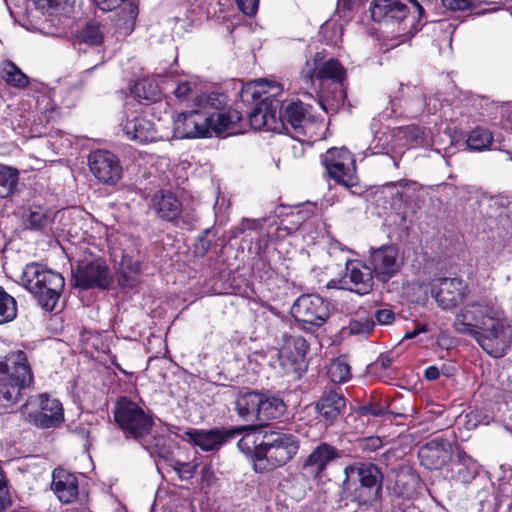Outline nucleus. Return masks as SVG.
<instances>
[{"label":"nucleus","mask_w":512,"mask_h":512,"mask_svg":"<svg viewBox=\"0 0 512 512\" xmlns=\"http://www.w3.org/2000/svg\"><path fill=\"white\" fill-rule=\"evenodd\" d=\"M452 455L451 444L442 437L434 438L419 448L421 464L429 470H437L446 465Z\"/></svg>","instance_id":"nucleus-22"},{"label":"nucleus","mask_w":512,"mask_h":512,"mask_svg":"<svg viewBox=\"0 0 512 512\" xmlns=\"http://www.w3.org/2000/svg\"><path fill=\"white\" fill-rule=\"evenodd\" d=\"M196 110L180 113L174 121V134L178 138H202L209 136L210 132L217 135L227 132L236 134L239 129L237 124L241 121L242 115L235 109L219 110L212 108L209 103Z\"/></svg>","instance_id":"nucleus-2"},{"label":"nucleus","mask_w":512,"mask_h":512,"mask_svg":"<svg viewBox=\"0 0 512 512\" xmlns=\"http://www.w3.org/2000/svg\"><path fill=\"white\" fill-rule=\"evenodd\" d=\"M139 274L140 273L125 272L123 270H119L117 273L118 283L123 288H133L139 282Z\"/></svg>","instance_id":"nucleus-43"},{"label":"nucleus","mask_w":512,"mask_h":512,"mask_svg":"<svg viewBox=\"0 0 512 512\" xmlns=\"http://www.w3.org/2000/svg\"><path fill=\"white\" fill-rule=\"evenodd\" d=\"M283 91L280 84L261 79L254 85H247L241 90V98L245 102L249 100H278L277 96Z\"/></svg>","instance_id":"nucleus-26"},{"label":"nucleus","mask_w":512,"mask_h":512,"mask_svg":"<svg viewBox=\"0 0 512 512\" xmlns=\"http://www.w3.org/2000/svg\"><path fill=\"white\" fill-rule=\"evenodd\" d=\"M33 382V372L24 351H12L0 358V408L14 407Z\"/></svg>","instance_id":"nucleus-4"},{"label":"nucleus","mask_w":512,"mask_h":512,"mask_svg":"<svg viewBox=\"0 0 512 512\" xmlns=\"http://www.w3.org/2000/svg\"><path fill=\"white\" fill-rule=\"evenodd\" d=\"M23 286L36 298L45 311H53L65 287L60 273L38 263L25 266L22 274Z\"/></svg>","instance_id":"nucleus-6"},{"label":"nucleus","mask_w":512,"mask_h":512,"mask_svg":"<svg viewBox=\"0 0 512 512\" xmlns=\"http://www.w3.org/2000/svg\"><path fill=\"white\" fill-rule=\"evenodd\" d=\"M193 84L188 81L177 84L174 94L178 99H185L192 93Z\"/></svg>","instance_id":"nucleus-49"},{"label":"nucleus","mask_w":512,"mask_h":512,"mask_svg":"<svg viewBox=\"0 0 512 512\" xmlns=\"http://www.w3.org/2000/svg\"><path fill=\"white\" fill-rule=\"evenodd\" d=\"M369 263L374 277L386 283L400 271L398 249L394 245H383L373 249Z\"/></svg>","instance_id":"nucleus-16"},{"label":"nucleus","mask_w":512,"mask_h":512,"mask_svg":"<svg viewBox=\"0 0 512 512\" xmlns=\"http://www.w3.org/2000/svg\"><path fill=\"white\" fill-rule=\"evenodd\" d=\"M328 376L333 383H344L351 377V368L344 356L332 361L328 368Z\"/></svg>","instance_id":"nucleus-36"},{"label":"nucleus","mask_w":512,"mask_h":512,"mask_svg":"<svg viewBox=\"0 0 512 512\" xmlns=\"http://www.w3.org/2000/svg\"><path fill=\"white\" fill-rule=\"evenodd\" d=\"M1 78L9 85L24 88L28 85V77L12 61H4L0 70Z\"/></svg>","instance_id":"nucleus-33"},{"label":"nucleus","mask_w":512,"mask_h":512,"mask_svg":"<svg viewBox=\"0 0 512 512\" xmlns=\"http://www.w3.org/2000/svg\"><path fill=\"white\" fill-rule=\"evenodd\" d=\"M425 331H426V329H425V327H424V326H422V327H417V328H415V329H414V330H412V331H408V332H406V333H405V335H404V337H403V339H412V338L416 337L419 333H421V332H425Z\"/></svg>","instance_id":"nucleus-58"},{"label":"nucleus","mask_w":512,"mask_h":512,"mask_svg":"<svg viewBox=\"0 0 512 512\" xmlns=\"http://www.w3.org/2000/svg\"><path fill=\"white\" fill-rule=\"evenodd\" d=\"M302 75L306 81L316 78L320 81L332 80L335 83L342 84L346 78V70L336 59L323 61L320 53H316L313 58V64L307 62V68L302 71Z\"/></svg>","instance_id":"nucleus-20"},{"label":"nucleus","mask_w":512,"mask_h":512,"mask_svg":"<svg viewBox=\"0 0 512 512\" xmlns=\"http://www.w3.org/2000/svg\"><path fill=\"white\" fill-rule=\"evenodd\" d=\"M121 126L130 140L139 143L153 142L158 138L154 123L140 114L126 111V119L122 121Z\"/></svg>","instance_id":"nucleus-23"},{"label":"nucleus","mask_w":512,"mask_h":512,"mask_svg":"<svg viewBox=\"0 0 512 512\" xmlns=\"http://www.w3.org/2000/svg\"><path fill=\"white\" fill-rule=\"evenodd\" d=\"M236 3L239 10L247 16L255 15L259 6V0H236Z\"/></svg>","instance_id":"nucleus-44"},{"label":"nucleus","mask_w":512,"mask_h":512,"mask_svg":"<svg viewBox=\"0 0 512 512\" xmlns=\"http://www.w3.org/2000/svg\"><path fill=\"white\" fill-rule=\"evenodd\" d=\"M362 0H341L339 5L346 9V10H352L354 7L360 5Z\"/></svg>","instance_id":"nucleus-56"},{"label":"nucleus","mask_w":512,"mask_h":512,"mask_svg":"<svg viewBox=\"0 0 512 512\" xmlns=\"http://www.w3.org/2000/svg\"><path fill=\"white\" fill-rule=\"evenodd\" d=\"M374 274L369 266L361 261L347 259L345 261V275L339 279L328 282V288L347 289L359 295L368 294L373 288Z\"/></svg>","instance_id":"nucleus-12"},{"label":"nucleus","mask_w":512,"mask_h":512,"mask_svg":"<svg viewBox=\"0 0 512 512\" xmlns=\"http://www.w3.org/2000/svg\"><path fill=\"white\" fill-rule=\"evenodd\" d=\"M431 295L442 309H452L465 296V284L458 278H438L431 283Z\"/></svg>","instance_id":"nucleus-17"},{"label":"nucleus","mask_w":512,"mask_h":512,"mask_svg":"<svg viewBox=\"0 0 512 512\" xmlns=\"http://www.w3.org/2000/svg\"><path fill=\"white\" fill-rule=\"evenodd\" d=\"M341 457V451L326 442L318 444L307 456L302 465V472L309 478H320L328 465Z\"/></svg>","instance_id":"nucleus-18"},{"label":"nucleus","mask_w":512,"mask_h":512,"mask_svg":"<svg viewBox=\"0 0 512 512\" xmlns=\"http://www.w3.org/2000/svg\"><path fill=\"white\" fill-rule=\"evenodd\" d=\"M145 88H146V82H139V83H137L136 86H135V93H136V95L139 98H143V99H146V100H155L156 99L154 97L155 93L153 92L151 95H148L145 92Z\"/></svg>","instance_id":"nucleus-54"},{"label":"nucleus","mask_w":512,"mask_h":512,"mask_svg":"<svg viewBox=\"0 0 512 512\" xmlns=\"http://www.w3.org/2000/svg\"><path fill=\"white\" fill-rule=\"evenodd\" d=\"M119 270H123L125 272L140 273V262L138 260H134L130 256L123 255Z\"/></svg>","instance_id":"nucleus-47"},{"label":"nucleus","mask_w":512,"mask_h":512,"mask_svg":"<svg viewBox=\"0 0 512 512\" xmlns=\"http://www.w3.org/2000/svg\"><path fill=\"white\" fill-rule=\"evenodd\" d=\"M259 436L255 433H248L244 435L237 443L239 450L247 457H251L256 462H261L260 448L262 447V441L258 442Z\"/></svg>","instance_id":"nucleus-35"},{"label":"nucleus","mask_w":512,"mask_h":512,"mask_svg":"<svg viewBox=\"0 0 512 512\" xmlns=\"http://www.w3.org/2000/svg\"><path fill=\"white\" fill-rule=\"evenodd\" d=\"M344 99H345V93L343 91V89H340L339 92L337 93V95L335 96V100L337 103H343L344 102Z\"/></svg>","instance_id":"nucleus-63"},{"label":"nucleus","mask_w":512,"mask_h":512,"mask_svg":"<svg viewBox=\"0 0 512 512\" xmlns=\"http://www.w3.org/2000/svg\"><path fill=\"white\" fill-rule=\"evenodd\" d=\"M153 206L158 216L166 221L175 220L182 211V203L171 192L155 195Z\"/></svg>","instance_id":"nucleus-30"},{"label":"nucleus","mask_w":512,"mask_h":512,"mask_svg":"<svg viewBox=\"0 0 512 512\" xmlns=\"http://www.w3.org/2000/svg\"><path fill=\"white\" fill-rule=\"evenodd\" d=\"M346 398L336 391L324 392L316 403V411L326 425L335 424L346 410Z\"/></svg>","instance_id":"nucleus-24"},{"label":"nucleus","mask_w":512,"mask_h":512,"mask_svg":"<svg viewBox=\"0 0 512 512\" xmlns=\"http://www.w3.org/2000/svg\"><path fill=\"white\" fill-rule=\"evenodd\" d=\"M375 318L378 323L383 325L391 324L394 321V313L390 309H380L375 313Z\"/></svg>","instance_id":"nucleus-52"},{"label":"nucleus","mask_w":512,"mask_h":512,"mask_svg":"<svg viewBox=\"0 0 512 512\" xmlns=\"http://www.w3.org/2000/svg\"><path fill=\"white\" fill-rule=\"evenodd\" d=\"M18 182V171L0 164V197L5 198L13 193Z\"/></svg>","instance_id":"nucleus-37"},{"label":"nucleus","mask_w":512,"mask_h":512,"mask_svg":"<svg viewBox=\"0 0 512 512\" xmlns=\"http://www.w3.org/2000/svg\"><path fill=\"white\" fill-rule=\"evenodd\" d=\"M281 100H259L249 113V122L253 129L280 132L282 122L278 119Z\"/></svg>","instance_id":"nucleus-21"},{"label":"nucleus","mask_w":512,"mask_h":512,"mask_svg":"<svg viewBox=\"0 0 512 512\" xmlns=\"http://www.w3.org/2000/svg\"><path fill=\"white\" fill-rule=\"evenodd\" d=\"M282 341V353L292 369L298 362L304 360L309 348L308 343L304 337L293 333H284Z\"/></svg>","instance_id":"nucleus-27"},{"label":"nucleus","mask_w":512,"mask_h":512,"mask_svg":"<svg viewBox=\"0 0 512 512\" xmlns=\"http://www.w3.org/2000/svg\"><path fill=\"white\" fill-rule=\"evenodd\" d=\"M209 232V229H205L202 232L203 235L198 238V244L196 247L198 250L201 251L202 254H205L207 252L211 244V241L207 239V235L209 234Z\"/></svg>","instance_id":"nucleus-53"},{"label":"nucleus","mask_w":512,"mask_h":512,"mask_svg":"<svg viewBox=\"0 0 512 512\" xmlns=\"http://www.w3.org/2000/svg\"><path fill=\"white\" fill-rule=\"evenodd\" d=\"M278 119L282 122V129H292L299 135H305V128L311 124L309 107L300 100L291 101L285 105L280 103Z\"/></svg>","instance_id":"nucleus-19"},{"label":"nucleus","mask_w":512,"mask_h":512,"mask_svg":"<svg viewBox=\"0 0 512 512\" xmlns=\"http://www.w3.org/2000/svg\"><path fill=\"white\" fill-rule=\"evenodd\" d=\"M243 223H246V227L248 229H255L256 225H257V222L255 220H249V219H246Z\"/></svg>","instance_id":"nucleus-64"},{"label":"nucleus","mask_w":512,"mask_h":512,"mask_svg":"<svg viewBox=\"0 0 512 512\" xmlns=\"http://www.w3.org/2000/svg\"><path fill=\"white\" fill-rule=\"evenodd\" d=\"M146 448L150 451L151 454L155 453L161 457H164L166 455V452L163 451V449H158V445H156L154 448H149V447H146Z\"/></svg>","instance_id":"nucleus-62"},{"label":"nucleus","mask_w":512,"mask_h":512,"mask_svg":"<svg viewBox=\"0 0 512 512\" xmlns=\"http://www.w3.org/2000/svg\"><path fill=\"white\" fill-rule=\"evenodd\" d=\"M35 2L42 8L48 9L51 13L54 12H69L75 0H35Z\"/></svg>","instance_id":"nucleus-40"},{"label":"nucleus","mask_w":512,"mask_h":512,"mask_svg":"<svg viewBox=\"0 0 512 512\" xmlns=\"http://www.w3.org/2000/svg\"><path fill=\"white\" fill-rule=\"evenodd\" d=\"M113 417L126 439L142 442L152 432L154 420L138 403L126 396L119 397L113 406Z\"/></svg>","instance_id":"nucleus-7"},{"label":"nucleus","mask_w":512,"mask_h":512,"mask_svg":"<svg viewBox=\"0 0 512 512\" xmlns=\"http://www.w3.org/2000/svg\"><path fill=\"white\" fill-rule=\"evenodd\" d=\"M447 10L463 11L471 6V0H441Z\"/></svg>","instance_id":"nucleus-48"},{"label":"nucleus","mask_w":512,"mask_h":512,"mask_svg":"<svg viewBox=\"0 0 512 512\" xmlns=\"http://www.w3.org/2000/svg\"><path fill=\"white\" fill-rule=\"evenodd\" d=\"M23 407L28 410L27 420L38 428H55L64 421L61 402L47 393L29 397Z\"/></svg>","instance_id":"nucleus-9"},{"label":"nucleus","mask_w":512,"mask_h":512,"mask_svg":"<svg viewBox=\"0 0 512 512\" xmlns=\"http://www.w3.org/2000/svg\"><path fill=\"white\" fill-rule=\"evenodd\" d=\"M424 376L429 381H434L439 378L440 370L436 366H429L424 373Z\"/></svg>","instance_id":"nucleus-55"},{"label":"nucleus","mask_w":512,"mask_h":512,"mask_svg":"<svg viewBox=\"0 0 512 512\" xmlns=\"http://www.w3.org/2000/svg\"><path fill=\"white\" fill-rule=\"evenodd\" d=\"M291 315L305 325L304 329L315 332L329 319L330 303L319 295L304 294L292 305Z\"/></svg>","instance_id":"nucleus-10"},{"label":"nucleus","mask_w":512,"mask_h":512,"mask_svg":"<svg viewBox=\"0 0 512 512\" xmlns=\"http://www.w3.org/2000/svg\"><path fill=\"white\" fill-rule=\"evenodd\" d=\"M22 219L27 229L46 232L51 229L54 214L43 206L35 205L24 210Z\"/></svg>","instance_id":"nucleus-28"},{"label":"nucleus","mask_w":512,"mask_h":512,"mask_svg":"<svg viewBox=\"0 0 512 512\" xmlns=\"http://www.w3.org/2000/svg\"><path fill=\"white\" fill-rule=\"evenodd\" d=\"M373 327L374 323L369 320H365L364 322L355 320L350 323V331L352 334H367Z\"/></svg>","instance_id":"nucleus-46"},{"label":"nucleus","mask_w":512,"mask_h":512,"mask_svg":"<svg viewBox=\"0 0 512 512\" xmlns=\"http://www.w3.org/2000/svg\"><path fill=\"white\" fill-rule=\"evenodd\" d=\"M266 438L259 451L261 462L254 464V470L260 473L285 465L299 449L298 441L291 434L272 433Z\"/></svg>","instance_id":"nucleus-8"},{"label":"nucleus","mask_w":512,"mask_h":512,"mask_svg":"<svg viewBox=\"0 0 512 512\" xmlns=\"http://www.w3.org/2000/svg\"><path fill=\"white\" fill-rule=\"evenodd\" d=\"M76 40L90 46H99L104 41V26L97 20L87 21L85 25L76 32Z\"/></svg>","instance_id":"nucleus-32"},{"label":"nucleus","mask_w":512,"mask_h":512,"mask_svg":"<svg viewBox=\"0 0 512 512\" xmlns=\"http://www.w3.org/2000/svg\"><path fill=\"white\" fill-rule=\"evenodd\" d=\"M453 328L457 333L473 337L487 354L495 358L505 356L512 345V325L493 305L466 304L456 314Z\"/></svg>","instance_id":"nucleus-1"},{"label":"nucleus","mask_w":512,"mask_h":512,"mask_svg":"<svg viewBox=\"0 0 512 512\" xmlns=\"http://www.w3.org/2000/svg\"><path fill=\"white\" fill-rule=\"evenodd\" d=\"M341 496L359 506L369 505L379 499L383 486V473L374 463L354 462L344 468Z\"/></svg>","instance_id":"nucleus-5"},{"label":"nucleus","mask_w":512,"mask_h":512,"mask_svg":"<svg viewBox=\"0 0 512 512\" xmlns=\"http://www.w3.org/2000/svg\"><path fill=\"white\" fill-rule=\"evenodd\" d=\"M369 10L375 22L397 25L396 36L404 42L421 29L423 7L417 0H372Z\"/></svg>","instance_id":"nucleus-3"},{"label":"nucleus","mask_w":512,"mask_h":512,"mask_svg":"<svg viewBox=\"0 0 512 512\" xmlns=\"http://www.w3.org/2000/svg\"><path fill=\"white\" fill-rule=\"evenodd\" d=\"M9 503V495H0V512H2Z\"/></svg>","instance_id":"nucleus-61"},{"label":"nucleus","mask_w":512,"mask_h":512,"mask_svg":"<svg viewBox=\"0 0 512 512\" xmlns=\"http://www.w3.org/2000/svg\"><path fill=\"white\" fill-rule=\"evenodd\" d=\"M356 413L360 416L380 417L387 413V409L379 403H369L359 406L356 409Z\"/></svg>","instance_id":"nucleus-42"},{"label":"nucleus","mask_w":512,"mask_h":512,"mask_svg":"<svg viewBox=\"0 0 512 512\" xmlns=\"http://www.w3.org/2000/svg\"><path fill=\"white\" fill-rule=\"evenodd\" d=\"M378 363L383 369H387L392 364V359L389 356H381L378 360Z\"/></svg>","instance_id":"nucleus-59"},{"label":"nucleus","mask_w":512,"mask_h":512,"mask_svg":"<svg viewBox=\"0 0 512 512\" xmlns=\"http://www.w3.org/2000/svg\"><path fill=\"white\" fill-rule=\"evenodd\" d=\"M493 141L492 133L482 127H475L469 133L467 145L471 150L483 151L487 149Z\"/></svg>","instance_id":"nucleus-34"},{"label":"nucleus","mask_w":512,"mask_h":512,"mask_svg":"<svg viewBox=\"0 0 512 512\" xmlns=\"http://www.w3.org/2000/svg\"><path fill=\"white\" fill-rule=\"evenodd\" d=\"M383 445L382 439L378 436H371L361 440L360 447L363 451L374 452Z\"/></svg>","instance_id":"nucleus-45"},{"label":"nucleus","mask_w":512,"mask_h":512,"mask_svg":"<svg viewBox=\"0 0 512 512\" xmlns=\"http://www.w3.org/2000/svg\"><path fill=\"white\" fill-rule=\"evenodd\" d=\"M0 495H9L6 478L2 469H0Z\"/></svg>","instance_id":"nucleus-57"},{"label":"nucleus","mask_w":512,"mask_h":512,"mask_svg":"<svg viewBox=\"0 0 512 512\" xmlns=\"http://www.w3.org/2000/svg\"><path fill=\"white\" fill-rule=\"evenodd\" d=\"M439 370H440V374H443V375L449 377L454 374L456 369H455V367H449L444 364V365H442V367Z\"/></svg>","instance_id":"nucleus-60"},{"label":"nucleus","mask_w":512,"mask_h":512,"mask_svg":"<svg viewBox=\"0 0 512 512\" xmlns=\"http://www.w3.org/2000/svg\"><path fill=\"white\" fill-rule=\"evenodd\" d=\"M75 287L82 289H108L113 277L105 260L102 258L84 259L78 262L73 271Z\"/></svg>","instance_id":"nucleus-11"},{"label":"nucleus","mask_w":512,"mask_h":512,"mask_svg":"<svg viewBox=\"0 0 512 512\" xmlns=\"http://www.w3.org/2000/svg\"><path fill=\"white\" fill-rule=\"evenodd\" d=\"M323 164L328 175L338 184L347 188L357 183L355 161L346 148H331L323 156Z\"/></svg>","instance_id":"nucleus-14"},{"label":"nucleus","mask_w":512,"mask_h":512,"mask_svg":"<svg viewBox=\"0 0 512 512\" xmlns=\"http://www.w3.org/2000/svg\"><path fill=\"white\" fill-rule=\"evenodd\" d=\"M93 3L102 11H112L120 7L124 0H92Z\"/></svg>","instance_id":"nucleus-51"},{"label":"nucleus","mask_w":512,"mask_h":512,"mask_svg":"<svg viewBox=\"0 0 512 512\" xmlns=\"http://www.w3.org/2000/svg\"><path fill=\"white\" fill-rule=\"evenodd\" d=\"M89 167L95 178L106 185H115L122 177V166L118 157L107 150L91 152Z\"/></svg>","instance_id":"nucleus-15"},{"label":"nucleus","mask_w":512,"mask_h":512,"mask_svg":"<svg viewBox=\"0 0 512 512\" xmlns=\"http://www.w3.org/2000/svg\"><path fill=\"white\" fill-rule=\"evenodd\" d=\"M262 393L250 391L238 395L235 401V410L244 421L258 422V410L261 404Z\"/></svg>","instance_id":"nucleus-29"},{"label":"nucleus","mask_w":512,"mask_h":512,"mask_svg":"<svg viewBox=\"0 0 512 512\" xmlns=\"http://www.w3.org/2000/svg\"><path fill=\"white\" fill-rule=\"evenodd\" d=\"M286 410L282 399L262 393L261 404L258 410V422L264 424L270 420L281 417Z\"/></svg>","instance_id":"nucleus-31"},{"label":"nucleus","mask_w":512,"mask_h":512,"mask_svg":"<svg viewBox=\"0 0 512 512\" xmlns=\"http://www.w3.org/2000/svg\"><path fill=\"white\" fill-rule=\"evenodd\" d=\"M256 355L261 356L263 359L267 360V363L271 367H276L278 364L284 372L290 371L289 363L287 362L284 354L282 353V348L270 347L267 350H262L255 353Z\"/></svg>","instance_id":"nucleus-39"},{"label":"nucleus","mask_w":512,"mask_h":512,"mask_svg":"<svg viewBox=\"0 0 512 512\" xmlns=\"http://www.w3.org/2000/svg\"><path fill=\"white\" fill-rule=\"evenodd\" d=\"M253 426L236 428L188 429L184 433V440L199 447L203 451H217L222 445L236 438L246 430H253Z\"/></svg>","instance_id":"nucleus-13"},{"label":"nucleus","mask_w":512,"mask_h":512,"mask_svg":"<svg viewBox=\"0 0 512 512\" xmlns=\"http://www.w3.org/2000/svg\"><path fill=\"white\" fill-rule=\"evenodd\" d=\"M401 132L411 140L412 142L417 143L419 140H422V131L419 127L411 125L401 128Z\"/></svg>","instance_id":"nucleus-50"},{"label":"nucleus","mask_w":512,"mask_h":512,"mask_svg":"<svg viewBox=\"0 0 512 512\" xmlns=\"http://www.w3.org/2000/svg\"><path fill=\"white\" fill-rule=\"evenodd\" d=\"M485 215L489 218L501 215L505 209L503 200L499 197H490L485 199L482 204Z\"/></svg>","instance_id":"nucleus-41"},{"label":"nucleus","mask_w":512,"mask_h":512,"mask_svg":"<svg viewBox=\"0 0 512 512\" xmlns=\"http://www.w3.org/2000/svg\"><path fill=\"white\" fill-rule=\"evenodd\" d=\"M16 314V300L0 286V324L12 321Z\"/></svg>","instance_id":"nucleus-38"},{"label":"nucleus","mask_w":512,"mask_h":512,"mask_svg":"<svg viewBox=\"0 0 512 512\" xmlns=\"http://www.w3.org/2000/svg\"><path fill=\"white\" fill-rule=\"evenodd\" d=\"M51 488L64 504L72 503L78 497L77 477L63 469L54 470Z\"/></svg>","instance_id":"nucleus-25"}]
</instances>
